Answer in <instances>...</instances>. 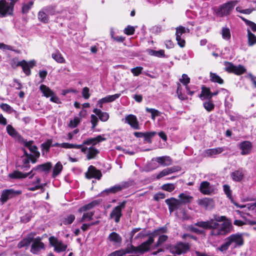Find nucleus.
<instances>
[{
    "instance_id": "nucleus-1",
    "label": "nucleus",
    "mask_w": 256,
    "mask_h": 256,
    "mask_svg": "<svg viewBox=\"0 0 256 256\" xmlns=\"http://www.w3.org/2000/svg\"><path fill=\"white\" fill-rule=\"evenodd\" d=\"M226 220L225 216L214 215L212 218L205 222H198L194 225L204 229H210V236L218 237L228 234L232 230L231 222Z\"/></svg>"
},
{
    "instance_id": "nucleus-2",
    "label": "nucleus",
    "mask_w": 256,
    "mask_h": 256,
    "mask_svg": "<svg viewBox=\"0 0 256 256\" xmlns=\"http://www.w3.org/2000/svg\"><path fill=\"white\" fill-rule=\"evenodd\" d=\"M52 167V163L48 162L37 166L28 173H22L18 170L14 171L8 174V177L12 179H19L26 178L30 176L29 178H31L35 174L34 172V171L38 170L40 172H48L51 169Z\"/></svg>"
},
{
    "instance_id": "nucleus-3",
    "label": "nucleus",
    "mask_w": 256,
    "mask_h": 256,
    "mask_svg": "<svg viewBox=\"0 0 256 256\" xmlns=\"http://www.w3.org/2000/svg\"><path fill=\"white\" fill-rule=\"evenodd\" d=\"M244 243V240L242 234H232L224 239V242L218 248V250L224 252L227 250L230 246L232 248H236L242 246Z\"/></svg>"
},
{
    "instance_id": "nucleus-4",
    "label": "nucleus",
    "mask_w": 256,
    "mask_h": 256,
    "mask_svg": "<svg viewBox=\"0 0 256 256\" xmlns=\"http://www.w3.org/2000/svg\"><path fill=\"white\" fill-rule=\"evenodd\" d=\"M154 239L152 236H150L148 239L145 242L142 243L140 246L135 247L132 244H128L129 250H130V254H136L138 253H144L148 251L150 248L152 244L154 242Z\"/></svg>"
},
{
    "instance_id": "nucleus-5",
    "label": "nucleus",
    "mask_w": 256,
    "mask_h": 256,
    "mask_svg": "<svg viewBox=\"0 0 256 256\" xmlns=\"http://www.w3.org/2000/svg\"><path fill=\"white\" fill-rule=\"evenodd\" d=\"M126 204V201H123L114 208L110 214V218L114 220L116 223L119 222L122 216V210L125 208Z\"/></svg>"
},
{
    "instance_id": "nucleus-6",
    "label": "nucleus",
    "mask_w": 256,
    "mask_h": 256,
    "mask_svg": "<svg viewBox=\"0 0 256 256\" xmlns=\"http://www.w3.org/2000/svg\"><path fill=\"white\" fill-rule=\"evenodd\" d=\"M14 2H8L6 0H0V18H3L12 14Z\"/></svg>"
},
{
    "instance_id": "nucleus-7",
    "label": "nucleus",
    "mask_w": 256,
    "mask_h": 256,
    "mask_svg": "<svg viewBox=\"0 0 256 256\" xmlns=\"http://www.w3.org/2000/svg\"><path fill=\"white\" fill-rule=\"evenodd\" d=\"M49 241L50 245L54 248V251L57 252H64L67 248V245L54 236H50Z\"/></svg>"
},
{
    "instance_id": "nucleus-8",
    "label": "nucleus",
    "mask_w": 256,
    "mask_h": 256,
    "mask_svg": "<svg viewBox=\"0 0 256 256\" xmlns=\"http://www.w3.org/2000/svg\"><path fill=\"white\" fill-rule=\"evenodd\" d=\"M82 147L80 148L81 152L86 154L88 160L94 159L96 158V156L99 153V151L94 146H90L87 148L84 146V144H81Z\"/></svg>"
},
{
    "instance_id": "nucleus-9",
    "label": "nucleus",
    "mask_w": 256,
    "mask_h": 256,
    "mask_svg": "<svg viewBox=\"0 0 256 256\" xmlns=\"http://www.w3.org/2000/svg\"><path fill=\"white\" fill-rule=\"evenodd\" d=\"M190 249V246L187 243L180 242L173 246L172 252L173 254H180L186 252Z\"/></svg>"
},
{
    "instance_id": "nucleus-10",
    "label": "nucleus",
    "mask_w": 256,
    "mask_h": 256,
    "mask_svg": "<svg viewBox=\"0 0 256 256\" xmlns=\"http://www.w3.org/2000/svg\"><path fill=\"white\" fill-rule=\"evenodd\" d=\"M20 194V191H16L13 189L6 190L2 191L0 200L2 203H4L8 199Z\"/></svg>"
},
{
    "instance_id": "nucleus-11",
    "label": "nucleus",
    "mask_w": 256,
    "mask_h": 256,
    "mask_svg": "<svg viewBox=\"0 0 256 256\" xmlns=\"http://www.w3.org/2000/svg\"><path fill=\"white\" fill-rule=\"evenodd\" d=\"M234 6V4L232 2L224 4L219 8L218 14L220 16L228 15Z\"/></svg>"
},
{
    "instance_id": "nucleus-12",
    "label": "nucleus",
    "mask_w": 256,
    "mask_h": 256,
    "mask_svg": "<svg viewBox=\"0 0 256 256\" xmlns=\"http://www.w3.org/2000/svg\"><path fill=\"white\" fill-rule=\"evenodd\" d=\"M128 186L129 184L128 182H123L105 190L103 191V192H106L107 194H115L122 190L128 188Z\"/></svg>"
},
{
    "instance_id": "nucleus-13",
    "label": "nucleus",
    "mask_w": 256,
    "mask_h": 256,
    "mask_svg": "<svg viewBox=\"0 0 256 256\" xmlns=\"http://www.w3.org/2000/svg\"><path fill=\"white\" fill-rule=\"evenodd\" d=\"M120 95V94H116L113 95H108L104 98L100 99L98 101L96 106L100 108H102L104 104L112 102L119 98Z\"/></svg>"
},
{
    "instance_id": "nucleus-14",
    "label": "nucleus",
    "mask_w": 256,
    "mask_h": 256,
    "mask_svg": "<svg viewBox=\"0 0 256 256\" xmlns=\"http://www.w3.org/2000/svg\"><path fill=\"white\" fill-rule=\"evenodd\" d=\"M238 148L241 150L240 154L244 156L250 153L252 146L251 142L245 140L239 144Z\"/></svg>"
},
{
    "instance_id": "nucleus-15",
    "label": "nucleus",
    "mask_w": 256,
    "mask_h": 256,
    "mask_svg": "<svg viewBox=\"0 0 256 256\" xmlns=\"http://www.w3.org/2000/svg\"><path fill=\"white\" fill-rule=\"evenodd\" d=\"M44 244L41 242L40 238H36L34 240L30 249V252L32 253L37 254L40 250H44Z\"/></svg>"
},
{
    "instance_id": "nucleus-16",
    "label": "nucleus",
    "mask_w": 256,
    "mask_h": 256,
    "mask_svg": "<svg viewBox=\"0 0 256 256\" xmlns=\"http://www.w3.org/2000/svg\"><path fill=\"white\" fill-rule=\"evenodd\" d=\"M124 122L127 123L134 130H140L139 122L136 116L129 114L126 116Z\"/></svg>"
},
{
    "instance_id": "nucleus-17",
    "label": "nucleus",
    "mask_w": 256,
    "mask_h": 256,
    "mask_svg": "<svg viewBox=\"0 0 256 256\" xmlns=\"http://www.w3.org/2000/svg\"><path fill=\"white\" fill-rule=\"evenodd\" d=\"M186 32V28L184 27L180 26L176 28V40L178 44L181 47L183 48L185 46V40L182 38V35Z\"/></svg>"
},
{
    "instance_id": "nucleus-18",
    "label": "nucleus",
    "mask_w": 256,
    "mask_h": 256,
    "mask_svg": "<svg viewBox=\"0 0 256 256\" xmlns=\"http://www.w3.org/2000/svg\"><path fill=\"white\" fill-rule=\"evenodd\" d=\"M199 190L202 194L210 195L213 193L214 190L210 182L207 181H204L200 184Z\"/></svg>"
},
{
    "instance_id": "nucleus-19",
    "label": "nucleus",
    "mask_w": 256,
    "mask_h": 256,
    "mask_svg": "<svg viewBox=\"0 0 256 256\" xmlns=\"http://www.w3.org/2000/svg\"><path fill=\"white\" fill-rule=\"evenodd\" d=\"M165 202L168 206V209L170 213L174 210H178L181 204L180 201L175 198L166 199Z\"/></svg>"
},
{
    "instance_id": "nucleus-20",
    "label": "nucleus",
    "mask_w": 256,
    "mask_h": 256,
    "mask_svg": "<svg viewBox=\"0 0 256 256\" xmlns=\"http://www.w3.org/2000/svg\"><path fill=\"white\" fill-rule=\"evenodd\" d=\"M106 140V138L104 137V135H98L95 138H90L84 141L82 144L87 146L92 145L91 146H94L97 144Z\"/></svg>"
},
{
    "instance_id": "nucleus-21",
    "label": "nucleus",
    "mask_w": 256,
    "mask_h": 256,
    "mask_svg": "<svg viewBox=\"0 0 256 256\" xmlns=\"http://www.w3.org/2000/svg\"><path fill=\"white\" fill-rule=\"evenodd\" d=\"M198 205L204 207L206 210L212 209L214 207V200L210 198L200 199L198 201Z\"/></svg>"
},
{
    "instance_id": "nucleus-22",
    "label": "nucleus",
    "mask_w": 256,
    "mask_h": 256,
    "mask_svg": "<svg viewBox=\"0 0 256 256\" xmlns=\"http://www.w3.org/2000/svg\"><path fill=\"white\" fill-rule=\"evenodd\" d=\"M35 64L36 61L34 60H30L28 62H27L24 60H22L20 66H22L24 72L27 76H29L31 74L30 68H32Z\"/></svg>"
},
{
    "instance_id": "nucleus-23",
    "label": "nucleus",
    "mask_w": 256,
    "mask_h": 256,
    "mask_svg": "<svg viewBox=\"0 0 256 256\" xmlns=\"http://www.w3.org/2000/svg\"><path fill=\"white\" fill-rule=\"evenodd\" d=\"M179 170H180V168L179 166H173L166 168L158 174L156 176V178L160 179L164 176L168 175L169 174L176 172H178Z\"/></svg>"
},
{
    "instance_id": "nucleus-24",
    "label": "nucleus",
    "mask_w": 256,
    "mask_h": 256,
    "mask_svg": "<svg viewBox=\"0 0 256 256\" xmlns=\"http://www.w3.org/2000/svg\"><path fill=\"white\" fill-rule=\"evenodd\" d=\"M102 176L100 170H96L94 166H90L88 168V175L86 177L88 178H95L100 180Z\"/></svg>"
},
{
    "instance_id": "nucleus-25",
    "label": "nucleus",
    "mask_w": 256,
    "mask_h": 256,
    "mask_svg": "<svg viewBox=\"0 0 256 256\" xmlns=\"http://www.w3.org/2000/svg\"><path fill=\"white\" fill-rule=\"evenodd\" d=\"M178 200L181 204L190 203L193 200V197L187 192L180 194L178 196Z\"/></svg>"
},
{
    "instance_id": "nucleus-26",
    "label": "nucleus",
    "mask_w": 256,
    "mask_h": 256,
    "mask_svg": "<svg viewBox=\"0 0 256 256\" xmlns=\"http://www.w3.org/2000/svg\"><path fill=\"white\" fill-rule=\"evenodd\" d=\"M107 240L113 244H118L121 243L122 238L116 232H112L109 234Z\"/></svg>"
},
{
    "instance_id": "nucleus-27",
    "label": "nucleus",
    "mask_w": 256,
    "mask_h": 256,
    "mask_svg": "<svg viewBox=\"0 0 256 256\" xmlns=\"http://www.w3.org/2000/svg\"><path fill=\"white\" fill-rule=\"evenodd\" d=\"M232 180L236 182H240L244 177V172L242 168H240L230 174Z\"/></svg>"
},
{
    "instance_id": "nucleus-28",
    "label": "nucleus",
    "mask_w": 256,
    "mask_h": 256,
    "mask_svg": "<svg viewBox=\"0 0 256 256\" xmlns=\"http://www.w3.org/2000/svg\"><path fill=\"white\" fill-rule=\"evenodd\" d=\"M156 161L163 166H168L172 164V159L169 156H162L156 158Z\"/></svg>"
},
{
    "instance_id": "nucleus-29",
    "label": "nucleus",
    "mask_w": 256,
    "mask_h": 256,
    "mask_svg": "<svg viewBox=\"0 0 256 256\" xmlns=\"http://www.w3.org/2000/svg\"><path fill=\"white\" fill-rule=\"evenodd\" d=\"M224 150V148L221 147L210 148L204 151V154L206 156L214 157L216 155L222 153Z\"/></svg>"
},
{
    "instance_id": "nucleus-30",
    "label": "nucleus",
    "mask_w": 256,
    "mask_h": 256,
    "mask_svg": "<svg viewBox=\"0 0 256 256\" xmlns=\"http://www.w3.org/2000/svg\"><path fill=\"white\" fill-rule=\"evenodd\" d=\"M93 112L98 116L100 120L102 122H106L109 118L108 114L106 112H102L100 109L94 108Z\"/></svg>"
},
{
    "instance_id": "nucleus-31",
    "label": "nucleus",
    "mask_w": 256,
    "mask_h": 256,
    "mask_svg": "<svg viewBox=\"0 0 256 256\" xmlns=\"http://www.w3.org/2000/svg\"><path fill=\"white\" fill-rule=\"evenodd\" d=\"M100 204V202L98 200H94L92 202L84 205V206L80 207L79 210L78 212H84L86 211H87L88 210H90L96 206H98Z\"/></svg>"
},
{
    "instance_id": "nucleus-32",
    "label": "nucleus",
    "mask_w": 256,
    "mask_h": 256,
    "mask_svg": "<svg viewBox=\"0 0 256 256\" xmlns=\"http://www.w3.org/2000/svg\"><path fill=\"white\" fill-rule=\"evenodd\" d=\"M130 250H129L128 246L123 250L115 251L108 256H138L136 255L126 256L128 254H130Z\"/></svg>"
},
{
    "instance_id": "nucleus-33",
    "label": "nucleus",
    "mask_w": 256,
    "mask_h": 256,
    "mask_svg": "<svg viewBox=\"0 0 256 256\" xmlns=\"http://www.w3.org/2000/svg\"><path fill=\"white\" fill-rule=\"evenodd\" d=\"M248 44L250 46L256 44V36L252 34L249 28L247 29Z\"/></svg>"
},
{
    "instance_id": "nucleus-34",
    "label": "nucleus",
    "mask_w": 256,
    "mask_h": 256,
    "mask_svg": "<svg viewBox=\"0 0 256 256\" xmlns=\"http://www.w3.org/2000/svg\"><path fill=\"white\" fill-rule=\"evenodd\" d=\"M63 169V166L60 162H58L52 170V177L56 178L58 176Z\"/></svg>"
},
{
    "instance_id": "nucleus-35",
    "label": "nucleus",
    "mask_w": 256,
    "mask_h": 256,
    "mask_svg": "<svg viewBox=\"0 0 256 256\" xmlns=\"http://www.w3.org/2000/svg\"><path fill=\"white\" fill-rule=\"evenodd\" d=\"M40 89L43 94V95L46 98L50 97L54 94L53 91H52L48 86L44 84L40 85Z\"/></svg>"
},
{
    "instance_id": "nucleus-36",
    "label": "nucleus",
    "mask_w": 256,
    "mask_h": 256,
    "mask_svg": "<svg viewBox=\"0 0 256 256\" xmlns=\"http://www.w3.org/2000/svg\"><path fill=\"white\" fill-rule=\"evenodd\" d=\"M6 131L10 136L15 138H19L20 137L16 130L10 124L7 126Z\"/></svg>"
},
{
    "instance_id": "nucleus-37",
    "label": "nucleus",
    "mask_w": 256,
    "mask_h": 256,
    "mask_svg": "<svg viewBox=\"0 0 256 256\" xmlns=\"http://www.w3.org/2000/svg\"><path fill=\"white\" fill-rule=\"evenodd\" d=\"M147 52L150 55L158 58H164L165 56L164 50H155L152 49H148Z\"/></svg>"
},
{
    "instance_id": "nucleus-38",
    "label": "nucleus",
    "mask_w": 256,
    "mask_h": 256,
    "mask_svg": "<svg viewBox=\"0 0 256 256\" xmlns=\"http://www.w3.org/2000/svg\"><path fill=\"white\" fill-rule=\"evenodd\" d=\"M52 57L57 62L60 64H63L65 62V59L62 56V54L59 51H56L52 54Z\"/></svg>"
},
{
    "instance_id": "nucleus-39",
    "label": "nucleus",
    "mask_w": 256,
    "mask_h": 256,
    "mask_svg": "<svg viewBox=\"0 0 256 256\" xmlns=\"http://www.w3.org/2000/svg\"><path fill=\"white\" fill-rule=\"evenodd\" d=\"M38 20L44 22L48 23L49 20L48 14L46 13V11L44 8L40 10L38 13Z\"/></svg>"
},
{
    "instance_id": "nucleus-40",
    "label": "nucleus",
    "mask_w": 256,
    "mask_h": 256,
    "mask_svg": "<svg viewBox=\"0 0 256 256\" xmlns=\"http://www.w3.org/2000/svg\"><path fill=\"white\" fill-rule=\"evenodd\" d=\"M156 134L155 132H146L144 134L143 138L146 143L151 144L152 142V138Z\"/></svg>"
},
{
    "instance_id": "nucleus-41",
    "label": "nucleus",
    "mask_w": 256,
    "mask_h": 256,
    "mask_svg": "<svg viewBox=\"0 0 256 256\" xmlns=\"http://www.w3.org/2000/svg\"><path fill=\"white\" fill-rule=\"evenodd\" d=\"M222 38L226 40H228L230 39L231 34L230 32L228 27H223L222 29Z\"/></svg>"
},
{
    "instance_id": "nucleus-42",
    "label": "nucleus",
    "mask_w": 256,
    "mask_h": 256,
    "mask_svg": "<svg viewBox=\"0 0 256 256\" xmlns=\"http://www.w3.org/2000/svg\"><path fill=\"white\" fill-rule=\"evenodd\" d=\"M94 214V212H85L83 214L82 218L80 220L79 222H88L92 219V216Z\"/></svg>"
},
{
    "instance_id": "nucleus-43",
    "label": "nucleus",
    "mask_w": 256,
    "mask_h": 256,
    "mask_svg": "<svg viewBox=\"0 0 256 256\" xmlns=\"http://www.w3.org/2000/svg\"><path fill=\"white\" fill-rule=\"evenodd\" d=\"M210 80L212 82H218L219 84L224 83L223 80L216 73H210Z\"/></svg>"
},
{
    "instance_id": "nucleus-44",
    "label": "nucleus",
    "mask_w": 256,
    "mask_h": 256,
    "mask_svg": "<svg viewBox=\"0 0 256 256\" xmlns=\"http://www.w3.org/2000/svg\"><path fill=\"white\" fill-rule=\"evenodd\" d=\"M223 190L227 197L232 202H234V198L232 196V191L230 190V186L228 184H224L223 186Z\"/></svg>"
},
{
    "instance_id": "nucleus-45",
    "label": "nucleus",
    "mask_w": 256,
    "mask_h": 256,
    "mask_svg": "<svg viewBox=\"0 0 256 256\" xmlns=\"http://www.w3.org/2000/svg\"><path fill=\"white\" fill-rule=\"evenodd\" d=\"M244 67L242 65L234 66L232 72L236 75H240L246 72Z\"/></svg>"
},
{
    "instance_id": "nucleus-46",
    "label": "nucleus",
    "mask_w": 256,
    "mask_h": 256,
    "mask_svg": "<svg viewBox=\"0 0 256 256\" xmlns=\"http://www.w3.org/2000/svg\"><path fill=\"white\" fill-rule=\"evenodd\" d=\"M34 4L33 1H30L28 3H24L22 4V12L23 14H27L32 8Z\"/></svg>"
},
{
    "instance_id": "nucleus-47",
    "label": "nucleus",
    "mask_w": 256,
    "mask_h": 256,
    "mask_svg": "<svg viewBox=\"0 0 256 256\" xmlns=\"http://www.w3.org/2000/svg\"><path fill=\"white\" fill-rule=\"evenodd\" d=\"M82 147V145L69 144L68 142L61 143V148H76L80 149Z\"/></svg>"
},
{
    "instance_id": "nucleus-48",
    "label": "nucleus",
    "mask_w": 256,
    "mask_h": 256,
    "mask_svg": "<svg viewBox=\"0 0 256 256\" xmlns=\"http://www.w3.org/2000/svg\"><path fill=\"white\" fill-rule=\"evenodd\" d=\"M146 110L148 112H150L151 114V118L153 120H155L156 116H158L160 114V112L154 108H146Z\"/></svg>"
},
{
    "instance_id": "nucleus-49",
    "label": "nucleus",
    "mask_w": 256,
    "mask_h": 256,
    "mask_svg": "<svg viewBox=\"0 0 256 256\" xmlns=\"http://www.w3.org/2000/svg\"><path fill=\"white\" fill-rule=\"evenodd\" d=\"M210 90L208 88L202 87V94H200V97L202 98L204 96L205 98L210 99Z\"/></svg>"
},
{
    "instance_id": "nucleus-50",
    "label": "nucleus",
    "mask_w": 256,
    "mask_h": 256,
    "mask_svg": "<svg viewBox=\"0 0 256 256\" xmlns=\"http://www.w3.org/2000/svg\"><path fill=\"white\" fill-rule=\"evenodd\" d=\"M22 165L18 166L20 167L22 169L26 170L28 168H30V159L26 157L22 158Z\"/></svg>"
},
{
    "instance_id": "nucleus-51",
    "label": "nucleus",
    "mask_w": 256,
    "mask_h": 256,
    "mask_svg": "<svg viewBox=\"0 0 256 256\" xmlns=\"http://www.w3.org/2000/svg\"><path fill=\"white\" fill-rule=\"evenodd\" d=\"M176 188V186L174 184H163L162 186V189L168 192H172Z\"/></svg>"
},
{
    "instance_id": "nucleus-52",
    "label": "nucleus",
    "mask_w": 256,
    "mask_h": 256,
    "mask_svg": "<svg viewBox=\"0 0 256 256\" xmlns=\"http://www.w3.org/2000/svg\"><path fill=\"white\" fill-rule=\"evenodd\" d=\"M74 220L75 216L74 214H70L64 218L62 220V223L65 225L70 224L74 221Z\"/></svg>"
},
{
    "instance_id": "nucleus-53",
    "label": "nucleus",
    "mask_w": 256,
    "mask_h": 256,
    "mask_svg": "<svg viewBox=\"0 0 256 256\" xmlns=\"http://www.w3.org/2000/svg\"><path fill=\"white\" fill-rule=\"evenodd\" d=\"M80 122V120L78 117H75L74 120L70 121L68 126L71 128H74L78 126Z\"/></svg>"
},
{
    "instance_id": "nucleus-54",
    "label": "nucleus",
    "mask_w": 256,
    "mask_h": 256,
    "mask_svg": "<svg viewBox=\"0 0 256 256\" xmlns=\"http://www.w3.org/2000/svg\"><path fill=\"white\" fill-rule=\"evenodd\" d=\"M204 106L208 112H211L214 109V105L211 101H206L204 103Z\"/></svg>"
},
{
    "instance_id": "nucleus-55",
    "label": "nucleus",
    "mask_w": 256,
    "mask_h": 256,
    "mask_svg": "<svg viewBox=\"0 0 256 256\" xmlns=\"http://www.w3.org/2000/svg\"><path fill=\"white\" fill-rule=\"evenodd\" d=\"M241 18L244 22L245 24L250 26L253 32H256V24L255 23L246 18Z\"/></svg>"
},
{
    "instance_id": "nucleus-56",
    "label": "nucleus",
    "mask_w": 256,
    "mask_h": 256,
    "mask_svg": "<svg viewBox=\"0 0 256 256\" xmlns=\"http://www.w3.org/2000/svg\"><path fill=\"white\" fill-rule=\"evenodd\" d=\"M31 242L30 238H24L23 240L20 241L18 245V248H22L25 246H28Z\"/></svg>"
},
{
    "instance_id": "nucleus-57",
    "label": "nucleus",
    "mask_w": 256,
    "mask_h": 256,
    "mask_svg": "<svg viewBox=\"0 0 256 256\" xmlns=\"http://www.w3.org/2000/svg\"><path fill=\"white\" fill-rule=\"evenodd\" d=\"M98 120L97 116L94 114H91L90 116V122L92 124V129L94 130L96 126L98 125Z\"/></svg>"
},
{
    "instance_id": "nucleus-58",
    "label": "nucleus",
    "mask_w": 256,
    "mask_h": 256,
    "mask_svg": "<svg viewBox=\"0 0 256 256\" xmlns=\"http://www.w3.org/2000/svg\"><path fill=\"white\" fill-rule=\"evenodd\" d=\"M0 108L4 111L10 114L13 112V108L8 104H2L0 106Z\"/></svg>"
},
{
    "instance_id": "nucleus-59",
    "label": "nucleus",
    "mask_w": 256,
    "mask_h": 256,
    "mask_svg": "<svg viewBox=\"0 0 256 256\" xmlns=\"http://www.w3.org/2000/svg\"><path fill=\"white\" fill-rule=\"evenodd\" d=\"M180 81L183 84L186 86H188V84L190 82V78L186 74H183L182 75V78L180 79Z\"/></svg>"
},
{
    "instance_id": "nucleus-60",
    "label": "nucleus",
    "mask_w": 256,
    "mask_h": 256,
    "mask_svg": "<svg viewBox=\"0 0 256 256\" xmlns=\"http://www.w3.org/2000/svg\"><path fill=\"white\" fill-rule=\"evenodd\" d=\"M142 69L141 66H136L132 68L130 71L134 76H138L142 73Z\"/></svg>"
},
{
    "instance_id": "nucleus-61",
    "label": "nucleus",
    "mask_w": 256,
    "mask_h": 256,
    "mask_svg": "<svg viewBox=\"0 0 256 256\" xmlns=\"http://www.w3.org/2000/svg\"><path fill=\"white\" fill-rule=\"evenodd\" d=\"M176 93L178 96V98L181 100H184L186 98V96L184 95H183L182 93V86L180 84L178 85V88L176 90Z\"/></svg>"
},
{
    "instance_id": "nucleus-62",
    "label": "nucleus",
    "mask_w": 256,
    "mask_h": 256,
    "mask_svg": "<svg viewBox=\"0 0 256 256\" xmlns=\"http://www.w3.org/2000/svg\"><path fill=\"white\" fill-rule=\"evenodd\" d=\"M135 30L133 26H128L124 30V32L127 35L133 34Z\"/></svg>"
},
{
    "instance_id": "nucleus-63",
    "label": "nucleus",
    "mask_w": 256,
    "mask_h": 256,
    "mask_svg": "<svg viewBox=\"0 0 256 256\" xmlns=\"http://www.w3.org/2000/svg\"><path fill=\"white\" fill-rule=\"evenodd\" d=\"M234 65L229 62H225V70L228 72H232Z\"/></svg>"
},
{
    "instance_id": "nucleus-64",
    "label": "nucleus",
    "mask_w": 256,
    "mask_h": 256,
    "mask_svg": "<svg viewBox=\"0 0 256 256\" xmlns=\"http://www.w3.org/2000/svg\"><path fill=\"white\" fill-rule=\"evenodd\" d=\"M22 63V61L18 62V59L13 58L11 60L10 64L13 68H16L18 66H20Z\"/></svg>"
}]
</instances>
